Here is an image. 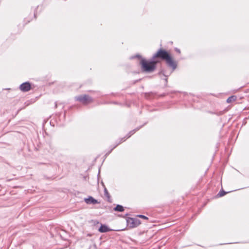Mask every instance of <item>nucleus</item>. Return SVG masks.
Returning a JSON list of instances; mask_svg holds the SVG:
<instances>
[{
  "mask_svg": "<svg viewBox=\"0 0 249 249\" xmlns=\"http://www.w3.org/2000/svg\"><path fill=\"white\" fill-rule=\"evenodd\" d=\"M159 58L165 60L167 65L172 68L173 70L176 69L177 66V63L173 60L169 53L165 50L160 49L153 55V59L157 60L156 59Z\"/></svg>",
  "mask_w": 249,
  "mask_h": 249,
  "instance_id": "1",
  "label": "nucleus"
},
{
  "mask_svg": "<svg viewBox=\"0 0 249 249\" xmlns=\"http://www.w3.org/2000/svg\"><path fill=\"white\" fill-rule=\"evenodd\" d=\"M137 57L141 58L140 65L142 71L146 72H151L154 71L156 68V65L159 62L158 60L153 59V57L151 60H146L144 58H142L140 55H137Z\"/></svg>",
  "mask_w": 249,
  "mask_h": 249,
  "instance_id": "2",
  "label": "nucleus"
},
{
  "mask_svg": "<svg viewBox=\"0 0 249 249\" xmlns=\"http://www.w3.org/2000/svg\"><path fill=\"white\" fill-rule=\"evenodd\" d=\"M75 98L76 101H79L84 105H88V104L93 102L92 98L86 94L76 96Z\"/></svg>",
  "mask_w": 249,
  "mask_h": 249,
  "instance_id": "3",
  "label": "nucleus"
},
{
  "mask_svg": "<svg viewBox=\"0 0 249 249\" xmlns=\"http://www.w3.org/2000/svg\"><path fill=\"white\" fill-rule=\"evenodd\" d=\"M127 225L129 228H133L138 226L141 221L137 218L128 217L126 219Z\"/></svg>",
  "mask_w": 249,
  "mask_h": 249,
  "instance_id": "4",
  "label": "nucleus"
},
{
  "mask_svg": "<svg viewBox=\"0 0 249 249\" xmlns=\"http://www.w3.org/2000/svg\"><path fill=\"white\" fill-rule=\"evenodd\" d=\"M19 89L23 92L28 91L31 89V84L27 82H24L20 85Z\"/></svg>",
  "mask_w": 249,
  "mask_h": 249,
  "instance_id": "5",
  "label": "nucleus"
},
{
  "mask_svg": "<svg viewBox=\"0 0 249 249\" xmlns=\"http://www.w3.org/2000/svg\"><path fill=\"white\" fill-rule=\"evenodd\" d=\"M84 201L87 204H95L99 203V202L96 199H94L93 197L90 196H89L88 198H84Z\"/></svg>",
  "mask_w": 249,
  "mask_h": 249,
  "instance_id": "6",
  "label": "nucleus"
},
{
  "mask_svg": "<svg viewBox=\"0 0 249 249\" xmlns=\"http://www.w3.org/2000/svg\"><path fill=\"white\" fill-rule=\"evenodd\" d=\"M110 231L111 230L105 225H101L100 228L99 229V231L100 232H106Z\"/></svg>",
  "mask_w": 249,
  "mask_h": 249,
  "instance_id": "7",
  "label": "nucleus"
},
{
  "mask_svg": "<svg viewBox=\"0 0 249 249\" xmlns=\"http://www.w3.org/2000/svg\"><path fill=\"white\" fill-rule=\"evenodd\" d=\"M114 210L115 211H118V212H123L124 210V207L120 205H117L114 208Z\"/></svg>",
  "mask_w": 249,
  "mask_h": 249,
  "instance_id": "8",
  "label": "nucleus"
},
{
  "mask_svg": "<svg viewBox=\"0 0 249 249\" xmlns=\"http://www.w3.org/2000/svg\"><path fill=\"white\" fill-rule=\"evenodd\" d=\"M236 96H230L229 97L227 100V102L228 103H231L234 101L236 100Z\"/></svg>",
  "mask_w": 249,
  "mask_h": 249,
  "instance_id": "9",
  "label": "nucleus"
},
{
  "mask_svg": "<svg viewBox=\"0 0 249 249\" xmlns=\"http://www.w3.org/2000/svg\"><path fill=\"white\" fill-rule=\"evenodd\" d=\"M227 193L224 191L223 190H221L219 191V193L218 194V196L220 197L224 196L225 195H226Z\"/></svg>",
  "mask_w": 249,
  "mask_h": 249,
  "instance_id": "10",
  "label": "nucleus"
},
{
  "mask_svg": "<svg viewBox=\"0 0 249 249\" xmlns=\"http://www.w3.org/2000/svg\"><path fill=\"white\" fill-rule=\"evenodd\" d=\"M104 194L106 197L109 198V197H110L109 194L106 188H105V189H104Z\"/></svg>",
  "mask_w": 249,
  "mask_h": 249,
  "instance_id": "11",
  "label": "nucleus"
},
{
  "mask_svg": "<svg viewBox=\"0 0 249 249\" xmlns=\"http://www.w3.org/2000/svg\"><path fill=\"white\" fill-rule=\"evenodd\" d=\"M138 216L139 217L145 219H148V218L146 216H144L143 215L140 214V215H138Z\"/></svg>",
  "mask_w": 249,
  "mask_h": 249,
  "instance_id": "12",
  "label": "nucleus"
},
{
  "mask_svg": "<svg viewBox=\"0 0 249 249\" xmlns=\"http://www.w3.org/2000/svg\"><path fill=\"white\" fill-rule=\"evenodd\" d=\"M136 132V130H133V131H131L130 132V133H131V134L130 135H129L127 138H128L129 137H130L131 136V135H132L133 134H134L135 132Z\"/></svg>",
  "mask_w": 249,
  "mask_h": 249,
  "instance_id": "13",
  "label": "nucleus"
},
{
  "mask_svg": "<svg viewBox=\"0 0 249 249\" xmlns=\"http://www.w3.org/2000/svg\"><path fill=\"white\" fill-rule=\"evenodd\" d=\"M55 107H57V104H56V103H55Z\"/></svg>",
  "mask_w": 249,
  "mask_h": 249,
  "instance_id": "14",
  "label": "nucleus"
},
{
  "mask_svg": "<svg viewBox=\"0 0 249 249\" xmlns=\"http://www.w3.org/2000/svg\"><path fill=\"white\" fill-rule=\"evenodd\" d=\"M165 80L166 82H167V78H165Z\"/></svg>",
  "mask_w": 249,
  "mask_h": 249,
  "instance_id": "15",
  "label": "nucleus"
},
{
  "mask_svg": "<svg viewBox=\"0 0 249 249\" xmlns=\"http://www.w3.org/2000/svg\"><path fill=\"white\" fill-rule=\"evenodd\" d=\"M162 72V71H161V72H160L159 73V74H161Z\"/></svg>",
  "mask_w": 249,
  "mask_h": 249,
  "instance_id": "16",
  "label": "nucleus"
}]
</instances>
